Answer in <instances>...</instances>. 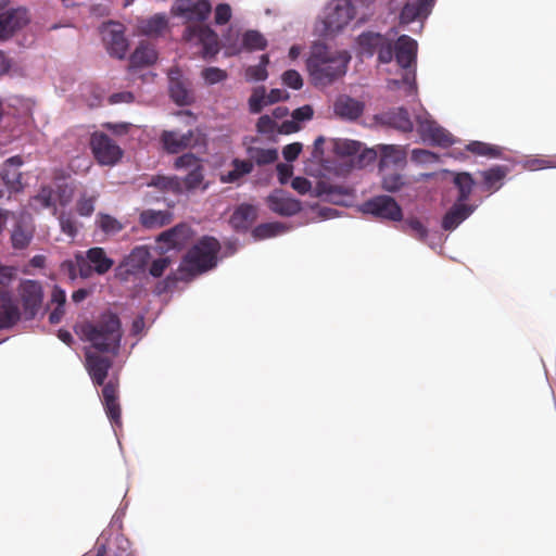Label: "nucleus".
Here are the masks:
<instances>
[{
    "mask_svg": "<svg viewBox=\"0 0 556 556\" xmlns=\"http://www.w3.org/2000/svg\"><path fill=\"white\" fill-rule=\"evenodd\" d=\"M378 54V60L381 63H390L394 55V47L389 38L386 37L383 40V45L379 47L376 52Z\"/></svg>",
    "mask_w": 556,
    "mask_h": 556,
    "instance_id": "obj_53",
    "label": "nucleus"
},
{
    "mask_svg": "<svg viewBox=\"0 0 556 556\" xmlns=\"http://www.w3.org/2000/svg\"><path fill=\"white\" fill-rule=\"evenodd\" d=\"M169 94L173 101L179 105H188L193 101L192 92L182 80L173 76V72L169 76Z\"/></svg>",
    "mask_w": 556,
    "mask_h": 556,
    "instance_id": "obj_29",
    "label": "nucleus"
},
{
    "mask_svg": "<svg viewBox=\"0 0 556 556\" xmlns=\"http://www.w3.org/2000/svg\"><path fill=\"white\" fill-rule=\"evenodd\" d=\"M242 46L248 51L264 50L267 47V40L257 30H247L242 36Z\"/></svg>",
    "mask_w": 556,
    "mask_h": 556,
    "instance_id": "obj_40",
    "label": "nucleus"
},
{
    "mask_svg": "<svg viewBox=\"0 0 556 556\" xmlns=\"http://www.w3.org/2000/svg\"><path fill=\"white\" fill-rule=\"evenodd\" d=\"M96 226L106 236H115L125 228V225L121 220L105 213H99L97 215Z\"/></svg>",
    "mask_w": 556,
    "mask_h": 556,
    "instance_id": "obj_33",
    "label": "nucleus"
},
{
    "mask_svg": "<svg viewBox=\"0 0 556 556\" xmlns=\"http://www.w3.org/2000/svg\"><path fill=\"white\" fill-rule=\"evenodd\" d=\"M363 211L381 219L400 222L403 217L402 208L389 195H378L363 204Z\"/></svg>",
    "mask_w": 556,
    "mask_h": 556,
    "instance_id": "obj_10",
    "label": "nucleus"
},
{
    "mask_svg": "<svg viewBox=\"0 0 556 556\" xmlns=\"http://www.w3.org/2000/svg\"><path fill=\"white\" fill-rule=\"evenodd\" d=\"M204 180V166L203 163L194 169L188 172L185 178L181 180L182 189L194 190L201 186Z\"/></svg>",
    "mask_w": 556,
    "mask_h": 556,
    "instance_id": "obj_43",
    "label": "nucleus"
},
{
    "mask_svg": "<svg viewBox=\"0 0 556 556\" xmlns=\"http://www.w3.org/2000/svg\"><path fill=\"white\" fill-rule=\"evenodd\" d=\"M33 239V233L24 229L21 225H17L11 235L12 247L16 250H23L27 248Z\"/></svg>",
    "mask_w": 556,
    "mask_h": 556,
    "instance_id": "obj_45",
    "label": "nucleus"
},
{
    "mask_svg": "<svg viewBox=\"0 0 556 556\" xmlns=\"http://www.w3.org/2000/svg\"><path fill=\"white\" fill-rule=\"evenodd\" d=\"M91 152L100 165L113 166L123 156V150L104 132H93L90 138Z\"/></svg>",
    "mask_w": 556,
    "mask_h": 556,
    "instance_id": "obj_7",
    "label": "nucleus"
},
{
    "mask_svg": "<svg viewBox=\"0 0 556 556\" xmlns=\"http://www.w3.org/2000/svg\"><path fill=\"white\" fill-rule=\"evenodd\" d=\"M508 174V167L503 165H495L486 170L480 173L482 177V189L486 192L497 191L502 185L504 178Z\"/></svg>",
    "mask_w": 556,
    "mask_h": 556,
    "instance_id": "obj_25",
    "label": "nucleus"
},
{
    "mask_svg": "<svg viewBox=\"0 0 556 556\" xmlns=\"http://www.w3.org/2000/svg\"><path fill=\"white\" fill-rule=\"evenodd\" d=\"M102 39L110 55L124 59L128 50V41L124 34V26L110 22L102 28Z\"/></svg>",
    "mask_w": 556,
    "mask_h": 556,
    "instance_id": "obj_11",
    "label": "nucleus"
},
{
    "mask_svg": "<svg viewBox=\"0 0 556 556\" xmlns=\"http://www.w3.org/2000/svg\"><path fill=\"white\" fill-rule=\"evenodd\" d=\"M475 211V206L455 202L442 218V228L452 231L456 229Z\"/></svg>",
    "mask_w": 556,
    "mask_h": 556,
    "instance_id": "obj_21",
    "label": "nucleus"
},
{
    "mask_svg": "<svg viewBox=\"0 0 556 556\" xmlns=\"http://www.w3.org/2000/svg\"><path fill=\"white\" fill-rule=\"evenodd\" d=\"M157 60V52L150 43L141 42L130 56L135 67L152 65Z\"/></svg>",
    "mask_w": 556,
    "mask_h": 556,
    "instance_id": "obj_28",
    "label": "nucleus"
},
{
    "mask_svg": "<svg viewBox=\"0 0 556 556\" xmlns=\"http://www.w3.org/2000/svg\"><path fill=\"white\" fill-rule=\"evenodd\" d=\"M301 151H302V144L300 142H293V143L287 144L282 149V155L287 162H293L299 157Z\"/></svg>",
    "mask_w": 556,
    "mask_h": 556,
    "instance_id": "obj_59",
    "label": "nucleus"
},
{
    "mask_svg": "<svg viewBox=\"0 0 556 556\" xmlns=\"http://www.w3.org/2000/svg\"><path fill=\"white\" fill-rule=\"evenodd\" d=\"M283 230H285V227L281 223H278V222L264 223V224L256 226L252 230V236L255 239L263 240V239L275 237V236L281 233Z\"/></svg>",
    "mask_w": 556,
    "mask_h": 556,
    "instance_id": "obj_41",
    "label": "nucleus"
},
{
    "mask_svg": "<svg viewBox=\"0 0 556 556\" xmlns=\"http://www.w3.org/2000/svg\"><path fill=\"white\" fill-rule=\"evenodd\" d=\"M203 162L200 157H198L193 153H184L182 155L178 156L174 162V168L177 170H192L199 165H201Z\"/></svg>",
    "mask_w": 556,
    "mask_h": 556,
    "instance_id": "obj_46",
    "label": "nucleus"
},
{
    "mask_svg": "<svg viewBox=\"0 0 556 556\" xmlns=\"http://www.w3.org/2000/svg\"><path fill=\"white\" fill-rule=\"evenodd\" d=\"M379 119L382 124L391 126L403 132H410L414 129V124L410 119L409 113L404 108L391 109L383 112Z\"/></svg>",
    "mask_w": 556,
    "mask_h": 556,
    "instance_id": "obj_20",
    "label": "nucleus"
},
{
    "mask_svg": "<svg viewBox=\"0 0 556 556\" xmlns=\"http://www.w3.org/2000/svg\"><path fill=\"white\" fill-rule=\"evenodd\" d=\"M336 151L341 155L352 156L361 151V143L354 140H340L336 143Z\"/></svg>",
    "mask_w": 556,
    "mask_h": 556,
    "instance_id": "obj_49",
    "label": "nucleus"
},
{
    "mask_svg": "<svg viewBox=\"0 0 556 556\" xmlns=\"http://www.w3.org/2000/svg\"><path fill=\"white\" fill-rule=\"evenodd\" d=\"M283 85L294 90H299L303 87V78L301 74L295 70H288L281 76Z\"/></svg>",
    "mask_w": 556,
    "mask_h": 556,
    "instance_id": "obj_50",
    "label": "nucleus"
},
{
    "mask_svg": "<svg viewBox=\"0 0 556 556\" xmlns=\"http://www.w3.org/2000/svg\"><path fill=\"white\" fill-rule=\"evenodd\" d=\"M219 250L217 239L207 236L200 239L185 255L175 280L187 281L215 267Z\"/></svg>",
    "mask_w": 556,
    "mask_h": 556,
    "instance_id": "obj_5",
    "label": "nucleus"
},
{
    "mask_svg": "<svg viewBox=\"0 0 556 556\" xmlns=\"http://www.w3.org/2000/svg\"><path fill=\"white\" fill-rule=\"evenodd\" d=\"M321 191L329 195L331 199H334L337 195L350 194V189L348 187L331 184L323 185Z\"/></svg>",
    "mask_w": 556,
    "mask_h": 556,
    "instance_id": "obj_61",
    "label": "nucleus"
},
{
    "mask_svg": "<svg viewBox=\"0 0 556 556\" xmlns=\"http://www.w3.org/2000/svg\"><path fill=\"white\" fill-rule=\"evenodd\" d=\"M201 76L208 85H215L227 79L228 74L219 67H206L202 71Z\"/></svg>",
    "mask_w": 556,
    "mask_h": 556,
    "instance_id": "obj_48",
    "label": "nucleus"
},
{
    "mask_svg": "<svg viewBox=\"0 0 556 556\" xmlns=\"http://www.w3.org/2000/svg\"><path fill=\"white\" fill-rule=\"evenodd\" d=\"M365 103L348 94H341L337 98L333 110L336 115L341 118L354 121L362 116Z\"/></svg>",
    "mask_w": 556,
    "mask_h": 556,
    "instance_id": "obj_18",
    "label": "nucleus"
},
{
    "mask_svg": "<svg viewBox=\"0 0 556 556\" xmlns=\"http://www.w3.org/2000/svg\"><path fill=\"white\" fill-rule=\"evenodd\" d=\"M266 203L269 210L281 216H293L302 206L296 199L289 197L283 190H275L267 198Z\"/></svg>",
    "mask_w": 556,
    "mask_h": 556,
    "instance_id": "obj_14",
    "label": "nucleus"
},
{
    "mask_svg": "<svg viewBox=\"0 0 556 556\" xmlns=\"http://www.w3.org/2000/svg\"><path fill=\"white\" fill-rule=\"evenodd\" d=\"M418 45L415 39L407 35L397 38L394 45V56L402 68H409L416 64Z\"/></svg>",
    "mask_w": 556,
    "mask_h": 556,
    "instance_id": "obj_16",
    "label": "nucleus"
},
{
    "mask_svg": "<svg viewBox=\"0 0 556 556\" xmlns=\"http://www.w3.org/2000/svg\"><path fill=\"white\" fill-rule=\"evenodd\" d=\"M434 0H407L400 13L401 24H410L418 18L427 17Z\"/></svg>",
    "mask_w": 556,
    "mask_h": 556,
    "instance_id": "obj_17",
    "label": "nucleus"
},
{
    "mask_svg": "<svg viewBox=\"0 0 556 556\" xmlns=\"http://www.w3.org/2000/svg\"><path fill=\"white\" fill-rule=\"evenodd\" d=\"M454 185L458 189L456 202L465 203L469 199L475 186L472 176L469 173H458L454 177Z\"/></svg>",
    "mask_w": 556,
    "mask_h": 556,
    "instance_id": "obj_35",
    "label": "nucleus"
},
{
    "mask_svg": "<svg viewBox=\"0 0 556 556\" xmlns=\"http://www.w3.org/2000/svg\"><path fill=\"white\" fill-rule=\"evenodd\" d=\"M21 317L17 305L10 292L0 290V330L13 327Z\"/></svg>",
    "mask_w": 556,
    "mask_h": 556,
    "instance_id": "obj_19",
    "label": "nucleus"
},
{
    "mask_svg": "<svg viewBox=\"0 0 556 556\" xmlns=\"http://www.w3.org/2000/svg\"><path fill=\"white\" fill-rule=\"evenodd\" d=\"M427 141L442 147H448L453 143L451 134L438 124L434 126L432 132L427 137Z\"/></svg>",
    "mask_w": 556,
    "mask_h": 556,
    "instance_id": "obj_47",
    "label": "nucleus"
},
{
    "mask_svg": "<svg viewBox=\"0 0 556 556\" xmlns=\"http://www.w3.org/2000/svg\"><path fill=\"white\" fill-rule=\"evenodd\" d=\"M417 130L420 137L427 141V137L432 132L437 123L429 118L428 116H417Z\"/></svg>",
    "mask_w": 556,
    "mask_h": 556,
    "instance_id": "obj_52",
    "label": "nucleus"
},
{
    "mask_svg": "<svg viewBox=\"0 0 556 556\" xmlns=\"http://www.w3.org/2000/svg\"><path fill=\"white\" fill-rule=\"evenodd\" d=\"M31 205L36 210L53 208V213H55L56 206L53 199V189L51 187H42L31 199Z\"/></svg>",
    "mask_w": 556,
    "mask_h": 556,
    "instance_id": "obj_38",
    "label": "nucleus"
},
{
    "mask_svg": "<svg viewBox=\"0 0 556 556\" xmlns=\"http://www.w3.org/2000/svg\"><path fill=\"white\" fill-rule=\"evenodd\" d=\"M277 173H278L279 182L285 185L291 178V176L293 174V168L291 165L279 163L277 165Z\"/></svg>",
    "mask_w": 556,
    "mask_h": 556,
    "instance_id": "obj_64",
    "label": "nucleus"
},
{
    "mask_svg": "<svg viewBox=\"0 0 556 556\" xmlns=\"http://www.w3.org/2000/svg\"><path fill=\"white\" fill-rule=\"evenodd\" d=\"M27 23L28 15L25 9H10L0 13V39L11 37Z\"/></svg>",
    "mask_w": 556,
    "mask_h": 556,
    "instance_id": "obj_15",
    "label": "nucleus"
},
{
    "mask_svg": "<svg viewBox=\"0 0 556 556\" xmlns=\"http://www.w3.org/2000/svg\"><path fill=\"white\" fill-rule=\"evenodd\" d=\"M350 61L351 54L346 50L331 49L320 42L314 43L306 59L311 84L319 89L333 85L345 76Z\"/></svg>",
    "mask_w": 556,
    "mask_h": 556,
    "instance_id": "obj_2",
    "label": "nucleus"
},
{
    "mask_svg": "<svg viewBox=\"0 0 556 556\" xmlns=\"http://www.w3.org/2000/svg\"><path fill=\"white\" fill-rule=\"evenodd\" d=\"M247 152L250 156V160L258 166L271 164L278 159L276 149L249 147Z\"/></svg>",
    "mask_w": 556,
    "mask_h": 556,
    "instance_id": "obj_36",
    "label": "nucleus"
},
{
    "mask_svg": "<svg viewBox=\"0 0 556 556\" xmlns=\"http://www.w3.org/2000/svg\"><path fill=\"white\" fill-rule=\"evenodd\" d=\"M231 17V9L227 3H220L215 9V23L224 25L229 22Z\"/></svg>",
    "mask_w": 556,
    "mask_h": 556,
    "instance_id": "obj_58",
    "label": "nucleus"
},
{
    "mask_svg": "<svg viewBox=\"0 0 556 556\" xmlns=\"http://www.w3.org/2000/svg\"><path fill=\"white\" fill-rule=\"evenodd\" d=\"M83 338L91 348L101 353L116 356L121 349L123 328L119 316L108 309L99 315L94 321H87L80 326Z\"/></svg>",
    "mask_w": 556,
    "mask_h": 556,
    "instance_id": "obj_4",
    "label": "nucleus"
},
{
    "mask_svg": "<svg viewBox=\"0 0 556 556\" xmlns=\"http://www.w3.org/2000/svg\"><path fill=\"white\" fill-rule=\"evenodd\" d=\"M61 230L71 238L76 237L77 227L75 219L65 213H62L59 217Z\"/></svg>",
    "mask_w": 556,
    "mask_h": 556,
    "instance_id": "obj_51",
    "label": "nucleus"
},
{
    "mask_svg": "<svg viewBox=\"0 0 556 556\" xmlns=\"http://www.w3.org/2000/svg\"><path fill=\"white\" fill-rule=\"evenodd\" d=\"M379 170L403 169L407 164V151L405 147L396 144H378Z\"/></svg>",
    "mask_w": 556,
    "mask_h": 556,
    "instance_id": "obj_13",
    "label": "nucleus"
},
{
    "mask_svg": "<svg viewBox=\"0 0 556 556\" xmlns=\"http://www.w3.org/2000/svg\"><path fill=\"white\" fill-rule=\"evenodd\" d=\"M257 218V210L252 204H240L230 216L229 223L237 231H247Z\"/></svg>",
    "mask_w": 556,
    "mask_h": 556,
    "instance_id": "obj_22",
    "label": "nucleus"
},
{
    "mask_svg": "<svg viewBox=\"0 0 556 556\" xmlns=\"http://www.w3.org/2000/svg\"><path fill=\"white\" fill-rule=\"evenodd\" d=\"M149 187H154L163 192L180 193L182 192L181 179L177 176H152L148 182Z\"/></svg>",
    "mask_w": 556,
    "mask_h": 556,
    "instance_id": "obj_31",
    "label": "nucleus"
},
{
    "mask_svg": "<svg viewBox=\"0 0 556 556\" xmlns=\"http://www.w3.org/2000/svg\"><path fill=\"white\" fill-rule=\"evenodd\" d=\"M172 11L188 23L182 35L184 40L201 45L203 58H213L218 53L217 34L203 24L212 12L208 0H176Z\"/></svg>",
    "mask_w": 556,
    "mask_h": 556,
    "instance_id": "obj_1",
    "label": "nucleus"
},
{
    "mask_svg": "<svg viewBox=\"0 0 556 556\" xmlns=\"http://www.w3.org/2000/svg\"><path fill=\"white\" fill-rule=\"evenodd\" d=\"M150 251L147 247H136L125 258L124 265L128 274H137L143 270L149 263Z\"/></svg>",
    "mask_w": 556,
    "mask_h": 556,
    "instance_id": "obj_26",
    "label": "nucleus"
},
{
    "mask_svg": "<svg viewBox=\"0 0 556 556\" xmlns=\"http://www.w3.org/2000/svg\"><path fill=\"white\" fill-rule=\"evenodd\" d=\"M169 264V257H160L154 260L149 268V273L151 276L159 278L164 274Z\"/></svg>",
    "mask_w": 556,
    "mask_h": 556,
    "instance_id": "obj_57",
    "label": "nucleus"
},
{
    "mask_svg": "<svg viewBox=\"0 0 556 556\" xmlns=\"http://www.w3.org/2000/svg\"><path fill=\"white\" fill-rule=\"evenodd\" d=\"M266 105H269V103H267L266 88L260 86L253 90L249 98V110L252 114H258Z\"/></svg>",
    "mask_w": 556,
    "mask_h": 556,
    "instance_id": "obj_42",
    "label": "nucleus"
},
{
    "mask_svg": "<svg viewBox=\"0 0 556 556\" xmlns=\"http://www.w3.org/2000/svg\"><path fill=\"white\" fill-rule=\"evenodd\" d=\"M291 187L300 194H305L311 190L312 184L305 177H294L291 181Z\"/></svg>",
    "mask_w": 556,
    "mask_h": 556,
    "instance_id": "obj_62",
    "label": "nucleus"
},
{
    "mask_svg": "<svg viewBox=\"0 0 556 556\" xmlns=\"http://www.w3.org/2000/svg\"><path fill=\"white\" fill-rule=\"evenodd\" d=\"M167 27V20L162 15H154L151 18L143 20L139 23V30L147 36H159Z\"/></svg>",
    "mask_w": 556,
    "mask_h": 556,
    "instance_id": "obj_34",
    "label": "nucleus"
},
{
    "mask_svg": "<svg viewBox=\"0 0 556 556\" xmlns=\"http://www.w3.org/2000/svg\"><path fill=\"white\" fill-rule=\"evenodd\" d=\"M467 151L489 159H497L502 156V148L482 141H471L467 144Z\"/></svg>",
    "mask_w": 556,
    "mask_h": 556,
    "instance_id": "obj_37",
    "label": "nucleus"
},
{
    "mask_svg": "<svg viewBox=\"0 0 556 556\" xmlns=\"http://www.w3.org/2000/svg\"><path fill=\"white\" fill-rule=\"evenodd\" d=\"M113 357L109 353H101L97 350H85V368L96 387L102 388V404L110 421L119 426L122 419L121 405L118 402V379H110L105 382L109 371L113 366Z\"/></svg>",
    "mask_w": 556,
    "mask_h": 556,
    "instance_id": "obj_3",
    "label": "nucleus"
},
{
    "mask_svg": "<svg viewBox=\"0 0 556 556\" xmlns=\"http://www.w3.org/2000/svg\"><path fill=\"white\" fill-rule=\"evenodd\" d=\"M139 220L144 228L154 229L168 225L172 214L168 211L144 210L140 213Z\"/></svg>",
    "mask_w": 556,
    "mask_h": 556,
    "instance_id": "obj_27",
    "label": "nucleus"
},
{
    "mask_svg": "<svg viewBox=\"0 0 556 556\" xmlns=\"http://www.w3.org/2000/svg\"><path fill=\"white\" fill-rule=\"evenodd\" d=\"M94 197H81L76 204V210L81 216H90L94 211Z\"/></svg>",
    "mask_w": 556,
    "mask_h": 556,
    "instance_id": "obj_54",
    "label": "nucleus"
},
{
    "mask_svg": "<svg viewBox=\"0 0 556 556\" xmlns=\"http://www.w3.org/2000/svg\"><path fill=\"white\" fill-rule=\"evenodd\" d=\"M75 264L81 278H90L94 273L98 275L106 274L114 265V261L106 255L103 248L94 247L86 251L85 254L75 255Z\"/></svg>",
    "mask_w": 556,
    "mask_h": 556,
    "instance_id": "obj_6",
    "label": "nucleus"
},
{
    "mask_svg": "<svg viewBox=\"0 0 556 556\" xmlns=\"http://www.w3.org/2000/svg\"><path fill=\"white\" fill-rule=\"evenodd\" d=\"M160 141L167 153L176 154L182 150L201 146L205 140L198 130H188L182 135L175 130H164Z\"/></svg>",
    "mask_w": 556,
    "mask_h": 556,
    "instance_id": "obj_9",
    "label": "nucleus"
},
{
    "mask_svg": "<svg viewBox=\"0 0 556 556\" xmlns=\"http://www.w3.org/2000/svg\"><path fill=\"white\" fill-rule=\"evenodd\" d=\"M404 231L418 240H425L428 236L427 227L418 218H407L403 224Z\"/></svg>",
    "mask_w": 556,
    "mask_h": 556,
    "instance_id": "obj_44",
    "label": "nucleus"
},
{
    "mask_svg": "<svg viewBox=\"0 0 556 556\" xmlns=\"http://www.w3.org/2000/svg\"><path fill=\"white\" fill-rule=\"evenodd\" d=\"M384 39L386 36L379 33L367 31L359 35L358 45L363 53L371 56L377 52L379 47L383 45Z\"/></svg>",
    "mask_w": 556,
    "mask_h": 556,
    "instance_id": "obj_32",
    "label": "nucleus"
},
{
    "mask_svg": "<svg viewBox=\"0 0 556 556\" xmlns=\"http://www.w3.org/2000/svg\"><path fill=\"white\" fill-rule=\"evenodd\" d=\"M377 157H379V149L378 146L371 149L364 150L358 157V163L364 166L371 162H374Z\"/></svg>",
    "mask_w": 556,
    "mask_h": 556,
    "instance_id": "obj_63",
    "label": "nucleus"
},
{
    "mask_svg": "<svg viewBox=\"0 0 556 556\" xmlns=\"http://www.w3.org/2000/svg\"><path fill=\"white\" fill-rule=\"evenodd\" d=\"M22 165L23 160L18 155L12 156L4 162V167L1 174L2 180L12 191H18L22 188V174L18 172V168Z\"/></svg>",
    "mask_w": 556,
    "mask_h": 556,
    "instance_id": "obj_23",
    "label": "nucleus"
},
{
    "mask_svg": "<svg viewBox=\"0 0 556 556\" xmlns=\"http://www.w3.org/2000/svg\"><path fill=\"white\" fill-rule=\"evenodd\" d=\"M276 128L277 124L269 115H262L256 123V130L260 134H271Z\"/></svg>",
    "mask_w": 556,
    "mask_h": 556,
    "instance_id": "obj_56",
    "label": "nucleus"
},
{
    "mask_svg": "<svg viewBox=\"0 0 556 556\" xmlns=\"http://www.w3.org/2000/svg\"><path fill=\"white\" fill-rule=\"evenodd\" d=\"M267 76V70L263 68V65H253L245 70V78L250 81H263Z\"/></svg>",
    "mask_w": 556,
    "mask_h": 556,
    "instance_id": "obj_55",
    "label": "nucleus"
},
{
    "mask_svg": "<svg viewBox=\"0 0 556 556\" xmlns=\"http://www.w3.org/2000/svg\"><path fill=\"white\" fill-rule=\"evenodd\" d=\"M355 8L348 0H337L325 18V26L329 33L340 31L354 17Z\"/></svg>",
    "mask_w": 556,
    "mask_h": 556,
    "instance_id": "obj_12",
    "label": "nucleus"
},
{
    "mask_svg": "<svg viewBox=\"0 0 556 556\" xmlns=\"http://www.w3.org/2000/svg\"><path fill=\"white\" fill-rule=\"evenodd\" d=\"M313 115L314 111L311 105H303L301 108H298L291 114L292 118L298 123L309 121L313 118Z\"/></svg>",
    "mask_w": 556,
    "mask_h": 556,
    "instance_id": "obj_60",
    "label": "nucleus"
},
{
    "mask_svg": "<svg viewBox=\"0 0 556 556\" xmlns=\"http://www.w3.org/2000/svg\"><path fill=\"white\" fill-rule=\"evenodd\" d=\"M232 169L222 176V181L232 184L238 181L245 175H249L253 170V162L251 160L233 159L231 161Z\"/></svg>",
    "mask_w": 556,
    "mask_h": 556,
    "instance_id": "obj_30",
    "label": "nucleus"
},
{
    "mask_svg": "<svg viewBox=\"0 0 556 556\" xmlns=\"http://www.w3.org/2000/svg\"><path fill=\"white\" fill-rule=\"evenodd\" d=\"M18 295L26 319H34L39 313L43 302V289L39 281L25 279L18 288Z\"/></svg>",
    "mask_w": 556,
    "mask_h": 556,
    "instance_id": "obj_8",
    "label": "nucleus"
},
{
    "mask_svg": "<svg viewBox=\"0 0 556 556\" xmlns=\"http://www.w3.org/2000/svg\"><path fill=\"white\" fill-rule=\"evenodd\" d=\"M191 233V228L188 225L180 224L162 232L157 240L167 243L168 248L179 249L189 242Z\"/></svg>",
    "mask_w": 556,
    "mask_h": 556,
    "instance_id": "obj_24",
    "label": "nucleus"
},
{
    "mask_svg": "<svg viewBox=\"0 0 556 556\" xmlns=\"http://www.w3.org/2000/svg\"><path fill=\"white\" fill-rule=\"evenodd\" d=\"M382 175V188L388 192H396L401 188H403L406 184L404 175L397 173L396 170H387L381 173Z\"/></svg>",
    "mask_w": 556,
    "mask_h": 556,
    "instance_id": "obj_39",
    "label": "nucleus"
}]
</instances>
